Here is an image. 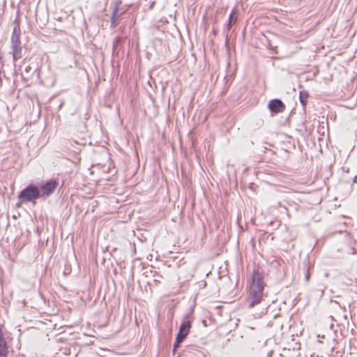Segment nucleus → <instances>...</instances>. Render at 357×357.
<instances>
[{"mask_svg": "<svg viewBox=\"0 0 357 357\" xmlns=\"http://www.w3.org/2000/svg\"><path fill=\"white\" fill-rule=\"evenodd\" d=\"M236 14L237 10L236 8H234L229 16L228 22L224 28V32L226 34L227 38L228 37L229 31L237 22L238 17L236 16Z\"/></svg>", "mask_w": 357, "mask_h": 357, "instance_id": "obj_7", "label": "nucleus"}, {"mask_svg": "<svg viewBox=\"0 0 357 357\" xmlns=\"http://www.w3.org/2000/svg\"><path fill=\"white\" fill-rule=\"evenodd\" d=\"M153 282H155V283L160 282V279L162 278V275L156 273V272H155V273L153 274Z\"/></svg>", "mask_w": 357, "mask_h": 357, "instance_id": "obj_13", "label": "nucleus"}, {"mask_svg": "<svg viewBox=\"0 0 357 357\" xmlns=\"http://www.w3.org/2000/svg\"><path fill=\"white\" fill-rule=\"evenodd\" d=\"M25 73L27 74L31 73L33 77L38 79L40 77V68L36 66L34 68L31 65H29L25 67Z\"/></svg>", "mask_w": 357, "mask_h": 357, "instance_id": "obj_9", "label": "nucleus"}, {"mask_svg": "<svg viewBox=\"0 0 357 357\" xmlns=\"http://www.w3.org/2000/svg\"><path fill=\"white\" fill-rule=\"evenodd\" d=\"M184 341V339L179 337L178 336L176 337V340L174 343L173 347V353L175 354L176 349L180 347L181 344Z\"/></svg>", "mask_w": 357, "mask_h": 357, "instance_id": "obj_12", "label": "nucleus"}, {"mask_svg": "<svg viewBox=\"0 0 357 357\" xmlns=\"http://www.w3.org/2000/svg\"><path fill=\"white\" fill-rule=\"evenodd\" d=\"M9 348L6 337H4L3 328H0V357H8Z\"/></svg>", "mask_w": 357, "mask_h": 357, "instance_id": "obj_8", "label": "nucleus"}, {"mask_svg": "<svg viewBox=\"0 0 357 357\" xmlns=\"http://www.w3.org/2000/svg\"><path fill=\"white\" fill-rule=\"evenodd\" d=\"M252 283L248 298V305L250 308L258 305L262 300L264 289L263 277L258 271H254L252 274Z\"/></svg>", "mask_w": 357, "mask_h": 357, "instance_id": "obj_1", "label": "nucleus"}, {"mask_svg": "<svg viewBox=\"0 0 357 357\" xmlns=\"http://www.w3.org/2000/svg\"><path fill=\"white\" fill-rule=\"evenodd\" d=\"M21 30L19 26L13 28L10 38L13 59L14 61L22 57V46L20 40Z\"/></svg>", "mask_w": 357, "mask_h": 357, "instance_id": "obj_3", "label": "nucleus"}, {"mask_svg": "<svg viewBox=\"0 0 357 357\" xmlns=\"http://www.w3.org/2000/svg\"><path fill=\"white\" fill-rule=\"evenodd\" d=\"M353 183H357V175L353 178Z\"/></svg>", "mask_w": 357, "mask_h": 357, "instance_id": "obj_18", "label": "nucleus"}, {"mask_svg": "<svg viewBox=\"0 0 357 357\" xmlns=\"http://www.w3.org/2000/svg\"><path fill=\"white\" fill-rule=\"evenodd\" d=\"M193 311H194V307H191L190 308V310H189V312L187 313V314H190V318H192V319H193V317H192Z\"/></svg>", "mask_w": 357, "mask_h": 357, "instance_id": "obj_16", "label": "nucleus"}, {"mask_svg": "<svg viewBox=\"0 0 357 357\" xmlns=\"http://www.w3.org/2000/svg\"><path fill=\"white\" fill-rule=\"evenodd\" d=\"M305 280L307 282L309 281V280H310L309 268H307V270H306V273H305Z\"/></svg>", "mask_w": 357, "mask_h": 357, "instance_id": "obj_15", "label": "nucleus"}, {"mask_svg": "<svg viewBox=\"0 0 357 357\" xmlns=\"http://www.w3.org/2000/svg\"><path fill=\"white\" fill-rule=\"evenodd\" d=\"M120 42H121L120 37H116L114 39V43H113V50H114L116 48V46L120 43Z\"/></svg>", "mask_w": 357, "mask_h": 357, "instance_id": "obj_14", "label": "nucleus"}, {"mask_svg": "<svg viewBox=\"0 0 357 357\" xmlns=\"http://www.w3.org/2000/svg\"><path fill=\"white\" fill-rule=\"evenodd\" d=\"M192 321V319L190 318V313L184 314L176 336L185 340L190 333Z\"/></svg>", "mask_w": 357, "mask_h": 357, "instance_id": "obj_4", "label": "nucleus"}, {"mask_svg": "<svg viewBox=\"0 0 357 357\" xmlns=\"http://www.w3.org/2000/svg\"><path fill=\"white\" fill-rule=\"evenodd\" d=\"M118 10H119L118 7L115 6V8H114V10L112 11V17H111V26L112 27H115L116 26V24H117L116 22L115 17H116V15L118 13Z\"/></svg>", "mask_w": 357, "mask_h": 357, "instance_id": "obj_11", "label": "nucleus"}, {"mask_svg": "<svg viewBox=\"0 0 357 357\" xmlns=\"http://www.w3.org/2000/svg\"><path fill=\"white\" fill-rule=\"evenodd\" d=\"M59 183L55 179H50L46 181L40 187V194L42 197H47L50 196L56 189Z\"/></svg>", "mask_w": 357, "mask_h": 357, "instance_id": "obj_5", "label": "nucleus"}, {"mask_svg": "<svg viewBox=\"0 0 357 357\" xmlns=\"http://www.w3.org/2000/svg\"><path fill=\"white\" fill-rule=\"evenodd\" d=\"M3 68V61H0V73H2Z\"/></svg>", "mask_w": 357, "mask_h": 357, "instance_id": "obj_17", "label": "nucleus"}, {"mask_svg": "<svg viewBox=\"0 0 357 357\" xmlns=\"http://www.w3.org/2000/svg\"><path fill=\"white\" fill-rule=\"evenodd\" d=\"M268 108L272 113L279 114L284 111L285 105L280 99L275 98L269 101Z\"/></svg>", "mask_w": 357, "mask_h": 357, "instance_id": "obj_6", "label": "nucleus"}, {"mask_svg": "<svg viewBox=\"0 0 357 357\" xmlns=\"http://www.w3.org/2000/svg\"><path fill=\"white\" fill-rule=\"evenodd\" d=\"M309 98V93L307 91L303 90L299 93V100L301 105L305 107L307 103V99Z\"/></svg>", "mask_w": 357, "mask_h": 357, "instance_id": "obj_10", "label": "nucleus"}, {"mask_svg": "<svg viewBox=\"0 0 357 357\" xmlns=\"http://www.w3.org/2000/svg\"><path fill=\"white\" fill-rule=\"evenodd\" d=\"M0 328H3V326L0 324Z\"/></svg>", "mask_w": 357, "mask_h": 357, "instance_id": "obj_20", "label": "nucleus"}, {"mask_svg": "<svg viewBox=\"0 0 357 357\" xmlns=\"http://www.w3.org/2000/svg\"><path fill=\"white\" fill-rule=\"evenodd\" d=\"M40 197V190L38 187L34 184H29L20 192L17 198L20 203H35L36 200Z\"/></svg>", "mask_w": 357, "mask_h": 357, "instance_id": "obj_2", "label": "nucleus"}, {"mask_svg": "<svg viewBox=\"0 0 357 357\" xmlns=\"http://www.w3.org/2000/svg\"><path fill=\"white\" fill-rule=\"evenodd\" d=\"M1 74H2V73H0V87L2 86V84H3L2 77H1Z\"/></svg>", "mask_w": 357, "mask_h": 357, "instance_id": "obj_19", "label": "nucleus"}]
</instances>
